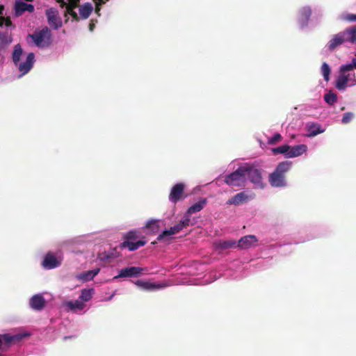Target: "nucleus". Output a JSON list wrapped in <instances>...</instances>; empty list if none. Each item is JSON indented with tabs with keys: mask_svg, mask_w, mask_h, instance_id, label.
Returning a JSON list of instances; mask_svg holds the SVG:
<instances>
[{
	"mask_svg": "<svg viewBox=\"0 0 356 356\" xmlns=\"http://www.w3.org/2000/svg\"><path fill=\"white\" fill-rule=\"evenodd\" d=\"M45 305V300L42 295H34L29 301L30 307L34 310H41Z\"/></svg>",
	"mask_w": 356,
	"mask_h": 356,
	"instance_id": "6ab92c4d",
	"label": "nucleus"
},
{
	"mask_svg": "<svg viewBox=\"0 0 356 356\" xmlns=\"http://www.w3.org/2000/svg\"><path fill=\"white\" fill-rule=\"evenodd\" d=\"M207 200L205 198L200 199L197 202L191 205L187 210L188 213L193 214L200 211L206 205Z\"/></svg>",
	"mask_w": 356,
	"mask_h": 356,
	"instance_id": "a878e982",
	"label": "nucleus"
},
{
	"mask_svg": "<svg viewBox=\"0 0 356 356\" xmlns=\"http://www.w3.org/2000/svg\"><path fill=\"white\" fill-rule=\"evenodd\" d=\"M243 166L246 181L248 179L254 188L263 189L266 184L263 181L260 170L249 163L243 164Z\"/></svg>",
	"mask_w": 356,
	"mask_h": 356,
	"instance_id": "7ed1b4c3",
	"label": "nucleus"
},
{
	"mask_svg": "<svg viewBox=\"0 0 356 356\" xmlns=\"http://www.w3.org/2000/svg\"><path fill=\"white\" fill-rule=\"evenodd\" d=\"M114 296H115V293H113L111 296H109V298H108L107 300H111L113 298Z\"/></svg>",
	"mask_w": 356,
	"mask_h": 356,
	"instance_id": "a18cd8bd",
	"label": "nucleus"
},
{
	"mask_svg": "<svg viewBox=\"0 0 356 356\" xmlns=\"http://www.w3.org/2000/svg\"><path fill=\"white\" fill-rule=\"evenodd\" d=\"M185 185L183 183H178L174 185L169 194V201L172 204H176L183 198Z\"/></svg>",
	"mask_w": 356,
	"mask_h": 356,
	"instance_id": "ddd939ff",
	"label": "nucleus"
},
{
	"mask_svg": "<svg viewBox=\"0 0 356 356\" xmlns=\"http://www.w3.org/2000/svg\"><path fill=\"white\" fill-rule=\"evenodd\" d=\"M46 15L49 24L51 28L57 29L61 25V22L58 17V12L55 9L49 8L47 10Z\"/></svg>",
	"mask_w": 356,
	"mask_h": 356,
	"instance_id": "2eb2a0df",
	"label": "nucleus"
},
{
	"mask_svg": "<svg viewBox=\"0 0 356 356\" xmlns=\"http://www.w3.org/2000/svg\"><path fill=\"white\" fill-rule=\"evenodd\" d=\"M321 72L323 76L324 80L325 81H328L330 80L331 69L328 64L325 62H324L321 65Z\"/></svg>",
	"mask_w": 356,
	"mask_h": 356,
	"instance_id": "473e14b6",
	"label": "nucleus"
},
{
	"mask_svg": "<svg viewBox=\"0 0 356 356\" xmlns=\"http://www.w3.org/2000/svg\"><path fill=\"white\" fill-rule=\"evenodd\" d=\"M95 291L93 288L83 289L81 290L79 299H80L83 303L89 302L95 295Z\"/></svg>",
	"mask_w": 356,
	"mask_h": 356,
	"instance_id": "b1692460",
	"label": "nucleus"
},
{
	"mask_svg": "<svg viewBox=\"0 0 356 356\" xmlns=\"http://www.w3.org/2000/svg\"><path fill=\"white\" fill-rule=\"evenodd\" d=\"M3 24H5V25L6 26H10L12 24V22H11V20H10V19L9 17H7V18H5Z\"/></svg>",
	"mask_w": 356,
	"mask_h": 356,
	"instance_id": "a19ab883",
	"label": "nucleus"
},
{
	"mask_svg": "<svg viewBox=\"0 0 356 356\" xmlns=\"http://www.w3.org/2000/svg\"><path fill=\"white\" fill-rule=\"evenodd\" d=\"M63 306L68 312H72L76 314L85 313L86 304L83 303L80 299L75 300H68L63 302Z\"/></svg>",
	"mask_w": 356,
	"mask_h": 356,
	"instance_id": "9d476101",
	"label": "nucleus"
},
{
	"mask_svg": "<svg viewBox=\"0 0 356 356\" xmlns=\"http://www.w3.org/2000/svg\"><path fill=\"white\" fill-rule=\"evenodd\" d=\"M63 258L56 257L52 252H48L42 262V267L46 270H51L59 267L61 265Z\"/></svg>",
	"mask_w": 356,
	"mask_h": 356,
	"instance_id": "6e6552de",
	"label": "nucleus"
},
{
	"mask_svg": "<svg viewBox=\"0 0 356 356\" xmlns=\"http://www.w3.org/2000/svg\"><path fill=\"white\" fill-rule=\"evenodd\" d=\"M94 28H95V24L93 23H92V22L90 23V24H89V30L90 31H92Z\"/></svg>",
	"mask_w": 356,
	"mask_h": 356,
	"instance_id": "37998d69",
	"label": "nucleus"
},
{
	"mask_svg": "<svg viewBox=\"0 0 356 356\" xmlns=\"http://www.w3.org/2000/svg\"><path fill=\"white\" fill-rule=\"evenodd\" d=\"M217 248L222 250L230 248H238L237 242L234 240L219 241L218 243L217 244Z\"/></svg>",
	"mask_w": 356,
	"mask_h": 356,
	"instance_id": "cd10ccee",
	"label": "nucleus"
},
{
	"mask_svg": "<svg viewBox=\"0 0 356 356\" xmlns=\"http://www.w3.org/2000/svg\"><path fill=\"white\" fill-rule=\"evenodd\" d=\"M118 257V253L115 249L104 251L98 254L97 259L104 262H110Z\"/></svg>",
	"mask_w": 356,
	"mask_h": 356,
	"instance_id": "4be33fe9",
	"label": "nucleus"
},
{
	"mask_svg": "<svg viewBox=\"0 0 356 356\" xmlns=\"http://www.w3.org/2000/svg\"><path fill=\"white\" fill-rule=\"evenodd\" d=\"M292 162L285 161L278 163L275 170L269 175L268 181L272 187L284 188L287 186L286 173L291 169Z\"/></svg>",
	"mask_w": 356,
	"mask_h": 356,
	"instance_id": "f257e3e1",
	"label": "nucleus"
},
{
	"mask_svg": "<svg viewBox=\"0 0 356 356\" xmlns=\"http://www.w3.org/2000/svg\"><path fill=\"white\" fill-rule=\"evenodd\" d=\"M346 42L356 43V25L334 35L327 43V48L333 51Z\"/></svg>",
	"mask_w": 356,
	"mask_h": 356,
	"instance_id": "f03ea898",
	"label": "nucleus"
},
{
	"mask_svg": "<svg viewBox=\"0 0 356 356\" xmlns=\"http://www.w3.org/2000/svg\"><path fill=\"white\" fill-rule=\"evenodd\" d=\"M349 71H342L341 67H340V75L336 81L335 87L338 90H344L347 86L346 73Z\"/></svg>",
	"mask_w": 356,
	"mask_h": 356,
	"instance_id": "393cba45",
	"label": "nucleus"
},
{
	"mask_svg": "<svg viewBox=\"0 0 356 356\" xmlns=\"http://www.w3.org/2000/svg\"><path fill=\"white\" fill-rule=\"evenodd\" d=\"M183 229L181 228V226L179 225V223L175 226L171 227L168 229H165L162 233H161L157 236V241H163L165 240L168 238H170L171 236L177 234Z\"/></svg>",
	"mask_w": 356,
	"mask_h": 356,
	"instance_id": "412c9836",
	"label": "nucleus"
},
{
	"mask_svg": "<svg viewBox=\"0 0 356 356\" xmlns=\"http://www.w3.org/2000/svg\"><path fill=\"white\" fill-rule=\"evenodd\" d=\"M343 19L348 22H356V14H347Z\"/></svg>",
	"mask_w": 356,
	"mask_h": 356,
	"instance_id": "4c0bfd02",
	"label": "nucleus"
},
{
	"mask_svg": "<svg viewBox=\"0 0 356 356\" xmlns=\"http://www.w3.org/2000/svg\"><path fill=\"white\" fill-rule=\"evenodd\" d=\"M3 9H4L3 6H0V26H1L3 24V22L5 20V17L2 16Z\"/></svg>",
	"mask_w": 356,
	"mask_h": 356,
	"instance_id": "ea45409f",
	"label": "nucleus"
},
{
	"mask_svg": "<svg viewBox=\"0 0 356 356\" xmlns=\"http://www.w3.org/2000/svg\"><path fill=\"white\" fill-rule=\"evenodd\" d=\"M306 129L308 134H322L324 132V129L321 128V126L318 123H307L306 124Z\"/></svg>",
	"mask_w": 356,
	"mask_h": 356,
	"instance_id": "c85d7f7f",
	"label": "nucleus"
},
{
	"mask_svg": "<svg viewBox=\"0 0 356 356\" xmlns=\"http://www.w3.org/2000/svg\"><path fill=\"white\" fill-rule=\"evenodd\" d=\"M29 336L28 332L19 333L13 335L9 334H3V338L6 340V346H9L11 343L19 342L24 338Z\"/></svg>",
	"mask_w": 356,
	"mask_h": 356,
	"instance_id": "aec40b11",
	"label": "nucleus"
},
{
	"mask_svg": "<svg viewBox=\"0 0 356 356\" xmlns=\"http://www.w3.org/2000/svg\"><path fill=\"white\" fill-rule=\"evenodd\" d=\"M324 100L329 105H333L337 101V95L332 90H330L324 95Z\"/></svg>",
	"mask_w": 356,
	"mask_h": 356,
	"instance_id": "2f4dec72",
	"label": "nucleus"
},
{
	"mask_svg": "<svg viewBox=\"0 0 356 356\" xmlns=\"http://www.w3.org/2000/svg\"><path fill=\"white\" fill-rule=\"evenodd\" d=\"M308 136H314V135H312V134H309V135H307Z\"/></svg>",
	"mask_w": 356,
	"mask_h": 356,
	"instance_id": "de8ad7c7",
	"label": "nucleus"
},
{
	"mask_svg": "<svg viewBox=\"0 0 356 356\" xmlns=\"http://www.w3.org/2000/svg\"><path fill=\"white\" fill-rule=\"evenodd\" d=\"M67 13L70 14L75 20L78 21L79 17L76 12L73 10L71 6H66Z\"/></svg>",
	"mask_w": 356,
	"mask_h": 356,
	"instance_id": "e433bc0d",
	"label": "nucleus"
},
{
	"mask_svg": "<svg viewBox=\"0 0 356 356\" xmlns=\"http://www.w3.org/2000/svg\"><path fill=\"white\" fill-rule=\"evenodd\" d=\"M352 75H353V78H355V74H353ZM355 82H356L355 79H353V83H352V84H351V85H354V84L355 83Z\"/></svg>",
	"mask_w": 356,
	"mask_h": 356,
	"instance_id": "c03bdc74",
	"label": "nucleus"
},
{
	"mask_svg": "<svg viewBox=\"0 0 356 356\" xmlns=\"http://www.w3.org/2000/svg\"><path fill=\"white\" fill-rule=\"evenodd\" d=\"M159 220L150 219L147 221L145 227L152 232H156L159 230Z\"/></svg>",
	"mask_w": 356,
	"mask_h": 356,
	"instance_id": "c756f323",
	"label": "nucleus"
},
{
	"mask_svg": "<svg viewBox=\"0 0 356 356\" xmlns=\"http://www.w3.org/2000/svg\"><path fill=\"white\" fill-rule=\"evenodd\" d=\"M38 47L43 46V42L49 40L51 36V31L47 27L42 29L38 32L29 35Z\"/></svg>",
	"mask_w": 356,
	"mask_h": 356,
	"instance_id": "f8f14e48",
	"label": "nucleus"
},
{
	"mask_svg": "<svg viewBox=\"0 0 356 356\" xmlns=\"http://www.w3.org/2000/svg\"><path fill=\"white\" fill-rule=\"evenodd\" d=\"M282 135H273L271 138L268 139V145H273L281 140Z\"/></svg>",
	"mask_w": 356,
	"mask_h": 356,
	"instance_id": "c9c22d12",
	"label": "nucleus"
},
{
	"mask_svg": "<svg viewBox=\"0 0 356 356\" xmlns=\"http://www.w3.org/2000/svg\"><path fill=\"white\" fill-rule=\"evenodd\" d=\"M354 117V114L350 112L345 113L342 118V122L344 124L350 122Z\"/></svg>",
	"mask_w": 356,
	"mask_h": 356,
	"instance_id": "f704fd0d",
	"label": "nucleus"
},
{
	"mask_svg": "<svg viewBox=\"0 0 356 356\" xmlns=\"http://www.w3.org/2000/svg\"><path fill=\"white\" fill-rule=\"evenodd\" d=\"M35 55L33 53H29L27 55L26 59L24 62L19 65V71L24 75L28 73L33 67L34 63Z\"/></svg>",
	"mask_w": 356,
	"mask_h": 356,
	"instance_id": "dca6fc26",
	"label": "nucleus"
},
{
	"mask_svg": "<svg viewBox=\"0 0 356 356\" xmlns=\"http://www.w3.org/2000/svg\"><path fill=\"white\" fill-rule=\"evenodd\" d=\"M273 152L275 154H282L285 158H295L302 155L307 151V146L304 144L291 146L289 145H283L280 147L273 148Z\"/></svg>",
	"mask_w": 356,
	"mask_h": 356,
	"instance_id": "20e7f679",
	"label": "nucleus"
},
{
	"mask_svg": "<svg viewBox=\"0 0 356 356\" xmlns=\"http://www.w3.org/2000/svg\"><path fill=\"white\" fill-rule=\"evenodd\" d=\"M134 284L140 289L145 291H156L168 286L165 283L151 282L143 280H138Z\"/></svg>",
	"mask_w": 356,
	"mask_h": 356,
	"instance_id": "9b49d317",
	"label": "nucleus"
},
{
	"mask_svg": "<svg viewBox=\"0 0 356 356\" xmlns=\"http://www.w3.org/2000/svg\"><path fill=\"white\" fill-rule=\"evenodd\" d=\"M312 15V10L309 7H303L300 10L298 22L302 28L306 26Z\"/></svg>",
	"mask_w": 356,
	"mask_h": 356,
	"instance_id": "a211bd4d",
	"label": "nucleus"
},
{
	"mask_svg": "<svg viewBox=\"0 0 356 356\" xmlns=\"http://www.w3.org/2000/svg\"><path fill=\"white\" fill-rule=\"evenodd\" d=\"M22 52L23 51L20 44H17L14 47V51L13 53V60L15 65H17V63H19Z\"/></svg>",
	"mask_w": 356,
	"mask_h": 356,
	"instance_id": "7c9ffc66",
	"label": "nucleus"
},
{
	"mask_svg": "<svg viewBox=\"0 0 356 356\" xmlns=\"http://www.w3.org/2000/svg\"><path fill=\"white\" fill-rule=\"evenodd\" d=\"M224 181L232 187H242L246 184L243 165H240L234 172L226 175Z\"/></svg>",
	"mask_w": 356,
	"mask_h": 356,
	"instance_id": "39448f33",
	"label": "nucleus"
},
{
	"mask_svg": "<svg viewBox=\"0 0 356 356\" xmlns=\"http://www.w3.org/2000/svg\"><path fill=\"white\" fill-rule=\"evenodd\" d=\"M92 10V6L89 3H86L79 8V14L83 19H87L89 17Z\"/></svg>",
	"mask_w": 356,
	"mask_h": 356,
	"instance_id": "bb28decb",
	"label": "nucleus"
},
{
	"mask_svg": "<svg viewBox=\"0 0 356 356\" xmlns=\"http://www.w3.org/2000/svg\"><path fill=\"white\" fill-rule=\"evenodd\" d=\"M257 242V238L254 235H247L239 239L237 247L241 249H248L256 246Z\"/></svg>",
	"mask_w": 356,
	"mask_h": 356,
	"instance_id": "4468645a",
	"label": "nucleus"
},
{
	"mask_svg": "<svg viewBox=\"0 0 356 356\" xmlns=\"http://www.w3.org/2000/svg\"><path fill=\"white\" fill-rule=\"evenodd\" d=\"M138 237V232L130 231L125 236V241L121 243L122 248H128L130 251H134L138 249L140 247L144 246L146 244V241L143 239L138 240L134 242Z\"/></svg>",
	"mask_w": 356,
	"mask_h": 356,
	"instance_id": "423d86ee",
	"label": "nucleus"
},
{
	"mask_svg": "<svg viewBox=\"0 0 356 356\" xmlns=\"http://www.w3.org/2000/svg\"><path fill=\"white\" fill-rule=\"evenodd\" d=\"M6 346V340L3 338V334H0V350H3Z\"/></svg>",
	"mask_w": 356,
	"mask_h": 356,
	"instance_id": "58836bf2",
	"label": "nucleus"
},
{
	"mask_svg": "<svg viewBox=\"0 0 356 356\" xmlns=\"http://www.w3.org/2000/svg\"><path fill=\"white\" fill-rule=\"evenodd\" d=\"M254 194L252 192L242 191L237 193L234 197L229 198L227 201V204L229 205H239L243 203L247 202L249 200L254 198Z\"/></svg>",
	"mask_w": 356,
	"mask_h": 356,
	"instance_id": "1a4fd4ad",
	"label": "nucleus"
},
{
	"mask_svg": "<svg viewBox=\"0 0 356 356\" xmlns=\"http://www.w3.org/2000/svg\"><path fill=\"white\" fill-rule=\"evenodd\" d=\"M100 3H104V1L102 0H100Z\"/></svg>",
	"mask_w": 356,
	"mask_h": 356,
	"instance_id": "49530a36",
	"label": "nucleus"
},
{
	"mask_svg": "<svg viewBox=\"0 0 356 356\" xmlns=\"http://www.w3.org/2000/svg\"><path fill=\"white\" fill-rule=\"evenodd\" d=\"M191 213H188V211L185 213L183 218L179 221V225L181 226V228L184 229L186 226L189 225L191 221Z\"/></svg>",
	"mask_w": 356,
	"mask_h": 356,
	"instance_id": "72a5a7b5",
	"label": "nucleus"
},
{
	"mask_svg": "<svg viewBox=\"0 0 356 356\" xmlns=\"http://www.w3.org/2000/svg\"><path fill=\"white\" fill-rule=\"evenodd\" d=\"M144 268L138 266H128L118 270V275H115L113 280L119 278L136 277L143 274Z\"/></svg>",
	"mask_w": 356,
	"mask_h": 356,
	"instance_id": "0eeeda50",
	"label": "nucleus"
},
{
	"mask_svg": "<svg viewBox=\"0 0 356 356\" xmlns=\"http://www.w3.org/2000/svg\"><path fill=\"white\" fill-rule=\"evenodd\" d=\"M100 271L99 268L82 272L76 275V278L83 282L92 280Z\"/></svg>",
	"mask_w": 356,
	"mask_h": 356,
	"instance_id": "5701e85b",
	"label": "nucleus"
},
{
	"mask_svg": "<svg viewBox=\"0 0 356 356\" xmlns=\"http://www.w3.org/2000/svg\"><path fill=\"white\" fill-rule=\"evenodd\" d=\"M33 10L34 6L32 4H28L20 1L15 2V13L17 17L21 16L25 11L32 13Z\"/></svg>",
	"mask_w": 356,
	"mask_h": 356,
	"instance_id": "f3484780",
	"label": "nucleus"
},
{
	"mask_svg": "<svg viewBox=\"0 0 356 356\" xmlns=\"http://www.w3.org/2000/svg\"><path fill=\"white\" fill-rule=\"evenodd\" d=\"M346 83H348L349 81H351V77H350L351 74L346 73Z\"/></svg>",
	"mask_w": 356,
	"mask_h": 356,
	"instance_id": "79ce46f5",
	"label": "nucleus"
}]
</instances>
